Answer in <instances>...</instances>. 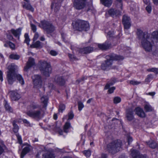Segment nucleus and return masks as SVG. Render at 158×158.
Wrapping results in <instances>:
<instances>
[{
	"instance_id": "1",
	"label": "nucleus",
	"mask_w": 158,
	"mask_h": 158,
	"mask_svg": "<svg viewBox=\"0 0 158 158\" xmlns=\"http://www.w3.org/2000/svg\"><path fill=\"white\" fill-rule=\"evenodd\" d=\"M137 35L141 40V44L145 51L150 52L152 50V40L147 32H143L141 30L137 29Z\"/></svg>"
},
{
	"instance_id": "2",
	"label": "nucleus",
	"mask_w": 158,
	"mask_h": 158,
	"mask_svg": "<svg viewBox=\"0 0 158 158\" xmlns=\"http://www.w3.org/2000/svg\"><path fill=\"white\" fill-rule=\"evenodd\" d=\"M106 60L102 63L101 65V68L103 70L115 69V66H112L113 61L123 60L124 59L123 56L114 54H112L106 56Z\"/></svg>"
},
{
	"instance_id": "3",
	"label": "nucleus",
	"mask_w": 158,
	"mask_h": 158,
	"mask_svg": "<svg viewBox=\"0 0 158 158\" xmlns=\"http://www.w3.org/2000/svg\"><path fill=\"white\" fill-rule=\"evenodd\" d=\"M16 66L14 64H11L9 68V71L7 75V80L10 84H12L16 76L17 79L21 85H23L24 83L23 78L20 74H16L15 73V68Z\"/></svg>"
},
{
	"instance_id": "4",
	"label": "nucleus",
	"mask_w": 158,
	"mask_h": 158,
	"mask_svg": "<svg viewBox=\"0 0 158 158\" xmlns=\"http://www.w3.org/2000/svg\"><path fill=\"white\" fill-rule=\"evenodd\" d=\"M122 142L120 140L114 141L107 145V150L111 154H114L119 152L121 149Z\"/></svg>"
},
{
	"instance_id": "5",
	"label": "nucleus",
	"mask_w": 158,
	"mask_h": 158,
	"mask_svg": "<svg viewBox=\"0 0 158 158\" xmlns=\"http://www.w3.org/2000/svg\"><path fill=\"white\" fill-rule=\"evenodd\" d=\"M72 25L75 30L79 31H86L89 29V23L87 21L81 20H77L76 21L73 22Z\"/></svg>"
},
{
	"instance_id": "6",
	"label": "nucleus",
	"mask_w": 158,
	"mask_h": 158,
	"mask_svg": "<svg viewBox=\"0 0 158 158\" xmlns=\"http://www.w3.org/2000/svg\"><path fill=\"white\" fill-rule=\"evenodd\" d=\"M41 73L46 77H49L52 72V68L50 65L44 61L42 62L40 67Z\"/></svg>"
},
{
	"instance_id": "7",
	"label": "nucleus",
	"mask_w": 158,
	"mask_h": 158,
	"mask_svg": "<svg viewBox=\"0 0 158 158\" xmlns=\"http://www.w3.org/2000/svg\"><path fill=\"white\" fill-rule=\"evenodd\" d=\"M41 24L39 23V26L43 28L47 33L52 32L55 30L54 26L49 22L45 20L40 22Z\"/></svg>"
},
{
	"instance_id": "8",
	"label": "nucleus",
	"mask_w": 158,
	"mask_h": 158,
	"mask_svg": "<svg viewBox=\"0 0 158 158\" xmlns=\"http://www.w3.org/2000/svg\"><path fill=\"white\" fill-rule=\"evenodd\" d=\"M26 114L29 117L39 121L43 117L40 110H28L26 112Z\"/></svg>"
},
{
	"instance_id": "9",
	"label": "nucleus",
	"mask_w": 158,
	"mask_h": 158,
	"mask_svg": "<svg viewBox=\"0 0 158 158\" xmlns=\"http://www.w3.org/2000/svg\"><path fill=\"white\" fill-rule=\"evenodd\" d=\"M71 49L72 50H77L79 53L81 54H86L89 53L94 51V48L88 46L83 48H78L74 45H71Z\"/></svg>"
},
{
	"instance_id": "10",
	"label": "nucleus",
	"mask_w": 158,
	"mask_h": 158,
	"mask_svg": "<svg viewBox=\"0 0 158 158\" xmlns=\"http://www.w3.org/2000/svg\"><path fill=\"white\" fill-rule=\"evenodd\" d=\"M34 87L36 88H40L42 86V77L40 75H35L32 77Z\"/></svg>"
},
{
	"instance_id": "11",
	"label": "nucleus",
	"mask_w": 158,
	"mask_h": 158,
	"mask_svg": "<svg viewBox=\"0 0 158 158\" xmlns=\"http://www.w3.org/2000/svg\"><path fill=\"white\" fill-rule=\"evenodd\" d=\"M86 5V0H74L73 6L77 10H81L85 8Z\"/></svg>"
},
{
	"instance_id": "12",
	"label": "nucleus",
	"mask_w": 158,
	"mask_h": 158,
	"mask_svg": "<svg viewBox=\"0 0 158 158\" xmlns=\"http://www.w3.org/2000/svg\"><path fill=\"white\" fill-rule=\"evenodd\" d=\"M134 110L131 108L127 109L126 111V117L129 121H132L134 119Z\"/></svg>"
},
{
	"instance_id": "13",
	"label": "nucleus",
	"mask_w": 158,
	"mask_h": 158,
	"mask_svg": "<svg viewBox=\"0 0 158 158\" xmlns=\"http://www.w3.org/2000/svg\"><path fill=\"white\" fill-rule=\"evenodd\" d=\"M63 0H54V2L52 3L51 8L53 9L54 12L57 13L60 9V3Z\"/></svg>"
},
{
	"instance_id": "14",
	"label": "nucleus",
	"mask_w": 158,
	"mask_h": 158,
	"mask_svg": "<svg viewBox=\"0 0 158 158\" xmlns=\"http://www.w3.org/2000/svg\"><path fill=\"white\" fill-rule=\"evenodd\" d=\"M122 22L125 29H128L130 28L131 26L130 19L127 15H125L123 16Z\"/></svg>"
},
{
	"instance_id": "15",
	"label": "nucleus",
	"mask_w": 158,
	"mask_h": 158,
	"mask_svg": "<svg viewBox=\"0 0 158 158\" xmlns=\"http://www.w3.org/2000/svg\"><path fill=\"white\" fill-rule=\"evenodd\" d=\"M131 155L133 158H145L147 156L146 155H140L136 150L131 149Z\"/></svg>"
},
{
	"instance_id": "16",
	"label": "nucleus",
	"mask_w": 158,
	"mask_h": 158,
	"mask_svg": "<svg viewBox=\"0 0 158 158\" xmlns=\"http://www.w3.org/2000/svg\"><path fill=\"white\" fill-rule=\"evenodd\" d=\"M98 46L100 50H106L110 47L111 44L108 41H106L102 44H98Z\"/></svg>"
},
{
	"instance_id": "17",
	"label": "nucleus",
	"mask_w": 158,
	"mask_h": 158,
	"mask_svg": "<svg viewBox=\"0 0 158 158\" xmlns=\"http://www.w3.org/2000/svg\"><path fill=\"white\" fill-rule=\"evenodd\" d=\"M35 64V62L34 59L32 58L29 57L28 61L26 65L24 68V70L25 71H27L28 69Z\"/></svg>"
},
{
	"instance_id": "18",
	"label": "nucleus",
	"mask_w": 158,
	"mask_h": 158,
	"mask_svg": "<svg viewBox=\"0 0 158 158\" xmlns=\"http://www.w3.org/2000/svg\"><path fill=\"white\" fill-rule=\"evenodd\" d=\"M135 114L139 117L141 118H144L145 117V114L143 109L140 107L136 108L134 110Z\"/></svg>"
},
{
	"instance_id": "19",
	"label": "nucleus",
	"mask_w": 158,
	"mask_h": 158,
	"mask_svg": "<svg viewBox=\"0 0 158 158\" xmlns=\"http://www.w3.org/2000/svg\"><path fill=\"white\" fill-rule=\"evenodd\" d=\"M108 14L111 16L114 17L120 14V12L116 9H110L108 11Z\"/></svg>"
},
{
	"instance_id": "20",
	"label": "nucleus",
	"mask_w": 158,
	"mask_h": 158,
	"mask_svg": "<svg viewBox=\"0 0 158 158\" xmlns=\"http://www.w3.org/2000/svg\"><path fill=\"white\" fill-rule=\"evenodd\" d=\"M55 82L60 85H63L65 82L64 80L61 77L56 76L55 79Z\"/></svg>"
},
{
	"instance_id": "21",
	"label": "nucleus",
	"mask_w": 158,
	"mask_h": 158,
	"mask_svg": "<svg viewBox=\"0 0 158 158\" xmlns=\"http://www.w3.org/2000/svg\"><path fill=\"white\" fill-rule=\"evenodd\" d=\"M21 29L19 28L16 30L11 29V31L15 37H18L19 38V35L21 34Z\"/></svg>"
},
{
	"instance_id": "22",
	"label": "nucleus",
	"mask_w": 158,
	"mask_h": 158,
	"mask_svg": "<svg viewBox=\"0 0 158 158\" xmlns=\"http://www.w3.org/2000/svg\"><path fill=\"white\" fill-rule=\"evenodd\" d=\"M43 44L39 41H37L34 44L31 45V48H41L43 47Z\"/></svg>"
},
{
	"instance_id": "23",
	"label": "nucleus",
	"mask_w": 158,
	"mask_h": 158,
	"mask_svg": "<svg viewBox=\"0 0 158 158\" xmlns=\"http://www.w3.org/2000/svg\"><path fill=\"white\" fill-rule=\"evenodd\" d=\"M146 143L149 147L152 149L155 148L157 146V143L152 140H150L148 142H146Z\"/></svg>"
},
{
	"instance_id": "24",
	"label": "nucleus",
	"mask_w": 158,
	"mask_h": 158,
	"mask_svg": "<svg viewBox=\"0 0 158 158\" xmlns=\"http://www.w3.org/2000/svg\"><path fill=\"white\" fill-rule=\"evenodd\" d=\"M23 8L32 12H33L34 11V8L30 5L29 2H27V3L24 2V4L23 5Z\"/></svg>"
},
{
	"instance_id": "25",
	"label": "nucleus",
	"mask_w": 158,
	"mask_h": 158,
	"mask_svg": "<svg viewBox=\"0 0 158 158\" xmlns=\"http://www.w3.org/2000/svg\"><path fill=\"white\" fill-rule=\"evenodd\" d=\"M41 102L44 104L43 107L45 108L47 105L48 98L47 96H43L41 98Z\"/></svg>"
},
{
	"instance_id": "26",
	"label": "nucleus",
	"mask_w": 158,
	"mask_h": 158,
	"mask_svg": "<svg viewBox=\"0 0 158 158\" xmlns=\"http://www.w3.org/2000/svg\"><path fill=\"white\" fill-rule=\"evenodd\" d=\"M102 3L106 6L110 7L112 3V0H100Z\"/></svg>"
},
{
	"instance_id": "27",
	"label": "nucleus",
	"mask_w": 158,
	"mask_h": 158,
	"mask_svg": "<svg viewBox=\"0 0 158 158\" xmlns=\"http://www.w3.org/2000/svg\"><path fill=\"white\" fill-rule=\"evenodd\" d=\"M11 98L12 100H18L20 98V95L16 92H12L10 95Z\"/></svg>"
},
{
	"instance_id": "28",
	"label": "nucleus",
	"mask_w": 158,
	"mask_h": 158,
	"mask_svg": "<svg viewBox=\"0 0 158 158\" xmlns=\"http://www.w3.org/2000/svg\"><path fill=\"white\" fill-rule=\"evenodd\" d=\"M30 151V148L29 147H26L23 150L21 154V158H23L24 156Z\"/></svg>"
},
{
	"instance_id": "29",
	"label": "nucleus",
	"mask_w": 158,
	"mask_h": 158,
	"mask_svg": "<svg viewBox=\"0 0 158 158\" xmlns=\"http://www.w3.org/2000/svg\"><path fill=\"white\" fill-rule=\"evenodd\" d=\"M4 103L5 104V107L6 110L9 112H12L13 109L7 103V102L6 100H4Z\"/></svg>"
},
{
	"instance_id": "30",
	"label": "nucleus",
	"mask_w": 158,
	"mask_h": 158,
	"mask_svg": "<svg viewBox=\"0 0 158 158\" xmlns=\"http://www.w3.org/2000/svg\"><path fill=\"white\" fill-rule=\"evenodd\" d=\"M144 109L146 112L152 111L153 109L152 107L148 104H147L144 105Z\"/></svg>"
},
{
	"instance_id": "31",
	"label": "nucleus",
	"mask_w": 158,
	"mask_h": 158,
	"mask_svg": "<svg viewBox=\"0 0 158 158\" xmlns=\"http://www.w3.org/2000/svg\"><path fill=\"white\" fill-rule=\"evenodd\" d=\"M71 127L70 123L67 122L65 124L64 127V131L65 133H68L69 132L68 129Z\"/></svg>"
},
{
	"instance_id": "32",
	"label": "nucleus",
	"mask_w": 158,
	"mask_h": 158,
	"mask_svg": "<svg viewBox=\"0 0 158 158\" xmlns=\"http://www.w3.org/2000/svg\"><path fill=\"white\" fill-rule=\"evenodd\" d=\"M13 125L14 127L13 131L15 133H17L18 132L19 127L16 124V122L14 121L13 122Z\"/></svg>"
},
{
	"instance_id": "33",
	"label": "nucleus",
	"mask_w": 158,
	"mask_h": 158,
	"mask_svg": "<svg viewBox=\"0 0 158 158\" xmlns=\"http://www.w3.org/2000/svg\"><path fill=\"white\" fill-rule=\"evenodd\" d=\"M9 58L11 59L17 60L19 59L20 56L18 55L11 54L10 55Z\"/></svg>"
},
{
	"instance_id": "34",
	"label": "nucleus",
	"mask_w": 158,
	"mask_h": 158,
	"mask_svg": "<svg viewBox=\"0 0 158 158\" xmlns=\"http://www.w3.org/2000/svg\"><path fill=\"white\" fill-rule=\"evenodd\" d=\"M24 37L25 38V40L24 42L26 43L27 45H29V42L30 40L28 34L25 33L24 35Z\"/></svg>"
},
{
	"instance_id": "35",
	"label": "nucleus",
	"mask_w": 158,
	"mask_h": 158,
	"mask_svg": "<svg viewBox=\"0 0 158 158\" xmlns=\"http://www.w3.org/2000/svg\"><path fill=\"white\" fill-rule=\"evenodd\" d=\"M152 36L154 39L156 40L157 42H158V30L154 31L152 34Z\"/></svg>"
},
{
	"instance_id": "36",
	"label": "nucleus",
	"mask_w": 158,
	"mask_h": 158,
	"mask_svg": "<svg viewBox=\"0 0 158 158\" xmlns=\"http://www.w3.org/2000/svg\"><path fill=\"white\" fill-rule=\"evenodd\" d=\"M30 110H34L39 107V106L35 103H33L29 106Z\"/></svg>"
},
{
	"instance_id": "37",
	"label": "nucleus",
	"mask_w": 158,
	"mask_h": 158,
	"mask_svg": "<svg viewBox=\"0 0 158 158\" xmlns=\"http://www.w3.org/2000/svg\"><path fill=\"white\" fill-rule=\"evenodd\" d=\"M115 82L114 80H113L112 81L108 82L105 86L104 89H108L109 88L110 86L113 85Z\"/></svg>"
},
{
	"instance_id": "38",
	"label": "nucleus",
	"mask_w": 158,
	"mask_h": 158,
	"mask_svg": "<svg viewBox=\"0 0 158 158\" xmlns=\"http://www.w3.org/2000/svg\"><path fill=\"white\" fill-rule=\"evenodd\" d=\"M65 106L64 104H61L59 106V112H62L65 109Z\"/></svg>"
},
{
	"instance_id": "39",
	"label": "nucleus",
	"mask_w": 158,
	"mask_h": 158,
	"mask_svg": "<svg viewBox=\"0 0 158 158\" xmlns=\"http://www.w3.org/2000/svg\"><path fill=\"white\" fill-rule=\"evenodd\" d=\"M121 101V98L118 97H115L114 98V102L115 104L119 103Z\"/></svg>"
},
{
	"instance_id": "40",
	"label": "nucleus",
	"mask_w": 158,
	"mask_h": 158,
	"mask_svg": "<svg viewBox=\"0 0 158 158\" xmlns=\"http://www.w3.org/2000/svg\"><path fill=\"white\" fill-rule=\"evenodd\" d=\"M74 116V114H73V111H71L68 113V119L71 120L73 118Z\"/></svg>"
},
{
	"instance_id": "41",
	"label": "nucleus",
	"mask_w": 158,
	"mask_h": 158,
	"mask_svg": "<svg viewBox=\"0 0 158 158\" xmlns=\"http://www.w3.org/2000/svg\"><path fill=\"white\" fill-rule=\"evenodd\" d=\"M148 71L149 72H153L156 73H158V69L156 68H153L149 69H148Z\"/></svg>"
},
{
	"instance_id": "42",
	"label": "nucleus",
	"mask_w": 158,
	"mask_h": 158,
	"mask_svg": "<svg viewBox=\"0 0 158 158\" xmlns=\"http://www.w3.org/2000/svg\"><path fill=\"white\" fill-rule=\"evenodd\" d=\"M84 106L83 103L81 102H78V108L79 110H81L84 107Z\"/></svg>"
},
{
	"instance_id": "43",
	"label": "nucleus",
	"mask_w": 158,
	"mask_h": 158,
	"mask_svg": "<svg viewBox=\"0 0 158 158\" xmlns=\"http://www.w3.org/2000/svg\"><path fill=\"white\" fill-rule=\"evenodd\" d=\"M30 25L31 27V28L32 30L35 33V32L37 28L36 26L31 23V22L30 23Z\"/></svg>"
},
{
	"instance_id": "44",
	"label": "nucleus",
	"mask_w": 158,
	"mask_h": 158,
	"mask_svg": "<svg viewBox=\"0 0 158 158\" xmlns=\"http://www.w3.org/2000/svg\"><path fill=\"white\" fill-rule=\"evenodd\" d=\"M83 153L86 157H89L91 155V152L89 151H85Z\"/></svg>"
},
{
	"instance_id": "45",
	"label": "nucleus",
	"mask_w": 158,
	"mask_h": 158,
	"mask_svg": "<svg viewBox=\"0 0 158 158\" xmlns=\"http://www.w3.org/2000/svg\"><path fill=\"white\" fill-rule=\"evenodd\" d=\"M69 56L70 58V59L72 60L73 61L77 60L76 57L74 55L69 54Z\"/></svg>"
},
{
	"instance_id": "46",
	"label": "nucleus",
	"mask_w": 158,
	"mask_h": 158,
	"mask_svg": "<svg viewBox=\"0 0 158 158\" xmlns=\"http://www.w3.org/2000/svg\"><path fill=\"white\" fill-rule=\"evenodd\" d=\"M140 83V82L133 80L130 81V84L133 85H137Z\"/></svg>"
},
{
	"instance_id": "47",
	"label": "nucleus",
	"mask_w": 158,
	"mask_h": 158,
	"mask_svg": "<svg viewBox=\"0 0 158 158\" xmlns=\"http://www.w3.org/2000/svg\"><path fill=\"white\" fill-rule=\"evenodd\" d=\"M8 44L9 47L11 48L12 49H14L15 48V45L12 43L10 41H8Z\"/></svg>"
},
{
	"instance_id": "48",
	"label": "nucleus",
	"mask_w": 158,
	"mask_h": 158,
	"mask_svg": "<svg viewBox=\"0 0 158 158\" xmlns=\"http://www.w3.org/2000/svg\"><path fill=\"white\" fill-rule=\"evenodd\" d=\"M146 9L149 13H150L152 10L151 6L149 5L147 6L146 7Z\"/></svg>"
},
{
	"instance_id": "49",
	"label": "nucleus",
	"mask_w": 158,
	"mask_h": 158,
	"mask_svg": "<svg viewBox=\"0 0 158 158\" xmlns=\"http://www.w3.org/2000/svg\"><path fill=\"white\" fill-rule=\"evenodd\" d=\"M18 140L19 143L20 144H21L22 143V140L21 139V137L18 134L16 135Z\"/></svg>"
},
{
	"instance_id": "50",
	"label": "nucleus",
	"mask_w": 158,
	"mask_h": 158,
	"mask_svg": "<svg viewBox=\"0 0 158 158\" xmlns=\"http://www.w3.org/2000/svg\"><path fill=\"white\" fill-rule=\"evenodd\" d=\"M153 77V76L152 75L150 74L148 76L147 78L145 79V81L147 82H149V80L152 79Z\"/></svg>"
},
{
	"instance_id": "51",
	"label": "nucleus",
	"mask_w": 158,
	"mask_h": 158,
	"mask_svg": "<svg viewBox=\"0 0 158 158\" xmlns=\"http://www.w3.org/2000/svg\"><path fill=\"white\" fill-rule=\"evenodd\" d=\"M115 89V88L114 87H112L109 89L108 90V92L110 94H111L114 91Z\"/></svg>"
},
{
	"instance_id": "52",
	"label": "nucleus",
	"mask_w": 158,
	"mask_h": 158,
	"mask_svg": "<svg viewBox=\"0 0 158 158\" xmlns=\"http://www.w3.org/2000/svg\"><path fill=\"white\" fill-rule=\"evenodd\" d=\"M23 122L24 123L26 124V126H31V124L26 119H24L23 120Z\"/></svg>"
},
{
	"instance_id": "53",
	"label": "nucleus",
	"mask_w": 158,
	"mask_h": 158,
	"mask_svg": "<svg viewBox=\"0 0 158 158\" xmlns=\"http://www.w3.org/2000/svg\"><path fill=\"white\" fill-rule=\"evenodd\" d=\"M50 54L52 56H55L57 54V53L55 51L51 50L50 52Z\"/></svg>"
},
{
	"instance_id": "54",
	"label": "nucleus",
	"mask_w": 158,
	"mask_h": 158,
	"mask_svg": "<svg viewBox=\"0 0 158 158\" xmlns=\"http://www.w3.org/2000/svg\"><path fill=\"white\" fill-rule=\"evenodd\" d=\"M39 35L38 33L36 32L35 34L34 38H33V41H35L39 37Z\"/></svg>"
},
{
	"instance_id": "55",
	"label": "nucleus",
	"mask_w": 158,
	"mask_h": 158,
	"mask_svg": "<svg viewBox=\"0 0 158 158\" xmlns=\"http://www.w3.org/2000/svg\"><path fill=\"white\" fill-rule=\"evenodd\" d=\"M130 6L131 10H133L135 9V4H131Z\"/></svg>"
},
{
	"instance_id": "56",
	"label": "nucleus",
	"mask_w": 158,
	"mask_h": 158,
	"mask_svg": "<svg viewBox=\"0 0 158 158\" xmlns=\"http://www.w3.org/2000/svg\"><path fill=\"white\" fill-rule=\"evenodd\" d=\"M127 140L128 143L129 144L130 143L132 142L133 139L130 136H129L127 138Z\"/></svg>"
},
{
	"instance_id": "57",
	"label": "nucleus",
	"mask_w": 158,
	"mask_h": 158,
	"mask_svg": "<svg viewBox=\"0 0 158 158\" xmlns=\"http://www.w3.org/2000/svg\"><path fill=\"white\" fill-rule=\"evenodd\" d=\"M87 79V77H83L81 79L79 80L78 81L79 82H81L84 81L85 80Z\"/></svg>"
},
{
	"instance_id": "58",
	"label": "nucleus",
	"mask_w": 158,
	"mask_h": 158,
	"mask_svg": "<svg viewBox=\"0 0 158 158\" xmlns=\"http://www.w3.org/2000/svg\"><path fill=\"white\" fill-rule=\"evenodd\" d=\"M0 80L1 81H2L3 80V77H2V71L0 70Z\"/></svg>"
},
{
	"instance_id": "59",
	"label": "nucleus",
	"mask_w": 158,
	"mask_h": 158,
	"mask_svg": "<svg viewBox=\"0 0 158 158\" xmlns=\"http://www.w3.org/2000/svg\"><path fill=\"white\" fill-rule=\"evenodd\" d=\"M119 3L120 6V8L121 10L122 9V0H116Z\"/></svg>"
},
{
	"instance_id": "60",
	"label": "nucleus",
	"mask_w": 158,
	"mask_h": 158,
	"mask_svg": "<svg viewBox=\"0 0 158 158\" xmlns=\"http://www.w3.org/2000/svg\"><path fill=\"white\" fill-rule=\"evenodd\" d=\"M107 155L105 153H102V158H106L108 157Z\"/></svg>"
},
{
	"instance_id": "61",
	"label": "nucleus",
	"mask_w": 158,
	"mask_h": 158,
	"mask_svg": "<svg viewBox=\"0 0 158 158\" xmlns=\"http://www.w3.org/2000/svg\"><path fill=\"white\" fill-rule=\"evenodd\" d=\"M143 2L146 4H148L149 3L150 0H143Z\"/></svg>"
},
{
	"instance_id": "62",
	"label": "nucleus",
	"mask_w": 158,
	"mask_h": 158,
	"mask_svg": "<svg viewBox=\"0 0 158 158\" xmlns=\"http://www.w3.org/2000/svg\"><path fill=\"white\" fill-rule=\"evenodd\" d=\"M4 150L2 147L0 145V155L2 154L4 152Z\"/></svg>"
},
{
	"instance_id": "63",
	"label": "nucleus",
	"mask_w": 158,
	"mask_h": 158,
	"mask_svg": "<svg viewBox=\"0 0 158 158\" xmlns=\"http://www.w3.org/2000/svg\"><path fill=\"white\" fill-rule=\"evenodd\" d=\"M154 4L156 5H158V0H152Z\"/></svg>"
},
{
	"instance_id": "64",
	"label": "nucleus",
	"mask_w": 158,
	"mask_h": 158,
	"mask_svg": "<svg viewBox=\"0 0 158 158\" xmlns=\"http://www.w3.org/2000/svg\"><path fill=\"white\" fill-rule=\"evenodd\" d=\"M58 133L60 135H62L63 131L62 130H60L58 131Z\"/></svg>"
}]
</instances>
